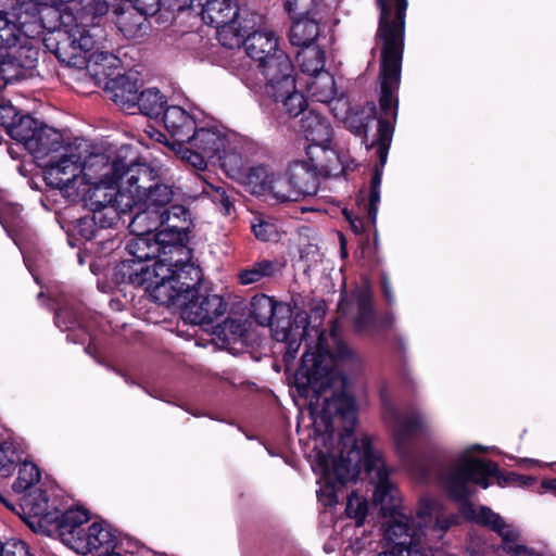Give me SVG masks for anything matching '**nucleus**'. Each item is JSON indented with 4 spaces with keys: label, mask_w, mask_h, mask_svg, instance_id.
<instances>
[{
    "label": "nucleus",
    "mask_w": 556,
    "mask_h": 556,
    "mask_svg": "<svg viewBox=\"0 0 556 556\" xmlns=\"http://www.w3.org/2000/svg\"><path fill=\"white\" fill-rule=\"evenodd\" d=\"M315 336L316 343L307 344L294 380L303 395L312 393L308 412L316 435L309 458L313 470L321 476L318 501L332 507L343 484L362 472L363 438L353 434L356 404L349 379L338 369L353 365L357 356L341 338L338 321L329 332L315 330Z\"/></svg>",
    "instance_id": "nucleus-1"
},
{
    "label": "nucleus",
    "mask_w": 556,
    "mask_h": 556,
    "mask_svg": "<svg viewBox=\"0 0 556 556\" xmlns=\"http://www.w3.org/2000/svg\"><path fill=\"white\" fill-rule=\"evenodd\" d=\"M380 9L377 47H380V98L382 117L378 121V138L367 149L376 147L383 166L393 136V125L399 109L397 91L401 83V66L404 50L406 0H377Z\"/></svg>",
    "instance_id": "nucleus-2"
},
{
    "label": "nucleus",
    "mask_w": 556,
    "mask_h": 556,
    "mask_svg": "<svg viewBox=\"0 0 556 556\" xmlns=\"http://www.w3.org/2000/svg\"><path fill=\"white\" fill-rule=\"evenodd\" d=\"M116 276L122 282L146 286L152 301L180 308L203 278L201 268L192 262L191 251L185 245L169 247V256L165 253L152 268L140 266L132 269L129 262H121Z\"/></svg>",
    "instance_id": "nucleus-3"
},
{
    "label": "nucleus",
    "mask_w": 556,
    "mask_h": 556,
    "mask_svg": "<svg viewBox=\"0 0 556 556\" xmlns=\"http://www.w3.org/2000/svg\"><path fill=\"white\" fill-rule=\"evenodd\" d=\"M40 20L38 8L28 0L12 7L7 0L0 4V90L36 66L39 52L29 37Z\"/></svg>",
    "instance_id": "nucleus-4"
},
{
    "label": "nucleus",
    "mask_w": 556,
    "mask_h": 556,
    "mask_svg": "<svg viewBox=\"0 0 556 556\" xmlns=\"http://www.w3.org/2000/svg\"><path fill=\"white\" fill-rule=\"evenodd\" d=\"M418 529L409 531L403 520L383 529L387 548L376 556H433L432 542L440 540L454 522L443 514L440 501L422 497L417 508Z\"/></svg>",
    "instance_id": "nucleus-5"
},
{
    "label": "nucleus",
    "mask_w": 556,
    "mask_h": 556,
    "mask_svg": "<svg viewBox=\"0 0 556 556\" xmlns=\"http://www.w3.org/2000/svg\"><path fill=\"white\" fill-rule=\"evenodd\" d=\"M476 451L484 452L486 447L478 444L468 446L438 469L441 484L457 502H466L472 495V484L486 489L491 484L490 479L495 478L502 485L497 464L475 456Z\"/></svg>",
    "instance_id": "nucleus-6"
},
{
    "label": "nucleus",
    "mask_w": 556,
    "mask_h": 556,
    "mask_svg": "<svg viewBox=\"0 0 556 556\" xmlns=\"http://www.w3.org/2000/svg\"><path fill=\"white\" fill-rule=\"evenodd\" d=\"M61 36L55 54L60 62L68 66L87 67L96 76H106L109 74L105 68L114 67L118 63L114 54L99 50L104 30L98 25L87 27L84 24H76Z\"/></svg>",
    "instance_id": "nucleus-7"
},
{
    "label": "nucleus",
    "mask_w": 556,
    "mask_h": 556,
    "mask_svg": "<svg viewBox=\"0 0 556 556\" xmlns=\"http://www.w3.org/2000/svg\"><path fill=\"white\" fill-rule=\"evenodd\" d=\"M363 448L362 471L368 475L370 482L375 485L374 503L380 507L383 516L389 517L383 529L399 520H403L409 531L418 529L420 519L417 515L412 518L403 511L401 492L390 480V470L386 467L381 453L372 447L370 439L366 435L363 437Z\"/></svg>",
    "instance_id": "nucleus-8"
},
{
    "label": "nucleus",
    "mask_w": 556,
    "mask_h": 556,
    "mask_svg": "<svg viewBox=\"0 0 556 556\" xmlns=\"http://www.w3.org/2000/svg\"><path fill=\"white\" fill-rule=\"evenodd\" d=\"M251 314L261 326H270L273 337L276 341L285 343V361H293L298 354L301 342L307 334L306 326L291 320V309L288 304L276 303L265 294L253 296L251 301Z\"/></svg>",
    "instance_id": "nucleus-9"
},
{
    "label": "nucleus",
    "mask_w": 556,
    "mask_h": 556,
    "mask_svg": "<svg viewBox=\"0 0 556 556\" xmlns=\"http://www.w3.org/2000/svg\"><path fill=\"white\" fill-rule=\"evenodd\" d=\"M117 181L91 184L81 187L74 197H81L85 206L92 213L91 222L100 228L113 227L134 208V198L128 194L127 178L116 187Z\"/></svg>",
    "instance_id": "nucleus-10"
},
{
    "label": "nucleus",
    "mask_w": 556,
    "mask_h": 556,
    "mask_svg": "<svg viewBox=\"0 0 556 556\" xmlns=\"http://www.w3.org/2000/svg\"><path fill=\"white\" fill-rule=\"evenodd\" d=\"M128 194L134 198V207L147 205L161 211L169 205L176 197L173 186L157 181V170L147 164H131L126 172Z\"/></svg>",
    "instance_id": "nucleus-11"
},
{
    "label": "nucleus",
    "mask_w": 556,
    "mask_h": 556,
    "mask_svg": "<svg viewBox=\"0 0 556 556\" xmlns=\"http://www.w3.org/2000/svg\"><path fill=\"white\" fill-rule=\"evenodd\" d=\"M81 160L83 153L77 144H67L61 153L52 155L41 166L47 185L74 197L81 190Z\"/></svg>",
    "instance_id": "nucleus-12"
},
{
    "label": "nucleus",
    "mask_w": 556,
    "mask_h": 556,
    "mask_svg": "<svg viewBox=\"0 0 556 556\" xmlns=\"http://www.w3.org/2000/svg\"><path fill=\"white\" fill-rule=\"evenodd\" d=\"M382 416L387 425L391 428L392 438L397 452L404 456L413 438L427 428V421L424 415L417 409H399L386 397L382 399Z\"/></svg>",
    "instance_id": "nucleus-13"
},
{
    "label": "nucleus",
    "mask_w": 556,
    "mask_h": 556,
    "mask_svg": "<svg viewBox=\"0 0 556 556\" xmlns=\"http://www.w3.org/2000/svg\"><path fill=\"white\" fill-rule=\"evenodd\" d=\"M465 515L495 531L502 539L501 548L510 556H556L552 553L544 555L519 543V532L510 525H506L503 518L486 506L479 508L468 507Z\"/></svg>",
    "instance_id": "nucleus-14"
},
{
    "label": "nucleus",
    "mask_w": 556,
    "mask_h": 556,
    "mask_svg": "<svg viewBox=\"0 0 556 556\" xmlns=\"http://www.w3.org/2000/svg\"><path fill=\"white\" fill-rule=\"evenodd\" d=\"M257 71L261 77L250 85L251 88H260L267 96H276L278 90L292 89L293 65L289 55L283 51H278L257 64Z\"/></svg>",
    "instance_id": "nucleus-15"
},
{
    "label": "nucleus",
    "mask_w": 556,
    "mask_h": 556,
    "mask_svg": "<svg viewBox=\"0 0 556 556\" xmlns=\"http://www.w3.org/2000/svg\"><path fill=\"white\" fill-rule=\"evenodd\" d=\"M131 167L125 161L117 159L113 162L102 153L83 155L81 160V187L106 181H119L126 179V172Z\"/></svg>",
    "instance_id": "nucleus-16"
},
{
    "label": "nucleus",
    "mask_w": 556,
    "mask_h": 556,
    "mask_svg": "<svg viewBox=\"0 0 556 556\" xmlns=\"http://www.w3.org/2000/svg\"><path fill=\"white\" fill-rule=\"evenodd\" d=\"M126 243V251L129 257L122 262H129L132 269L146 266L143 262L154 257L160 260L166 253L169 256V247L179 245L169 243L164 231H157L155 236L132 235Z\"/></svg>",
    "instance_id": "nucleus-17"
},
{
    "label": "nucleus",
    "mask_w": 556,
    "mask_h": 556,
    "mask_svg": "<svg viewBox=\"0 0 556 556\" xmlns=\"http://www.w3.org/2000/svg\"><path fill=\"white\" fill-rule=\"evenodd\" d=\"M72 549L78 554L92 556L103 555L117 545V536L112 526L105 521L87 525L86 530L77 540H71Z\"/></svg>",
    "instance_id": "nucleus-18"
},
{
    "label": "nucleus",
    "mask_w": 556,
    "mask_h": 556,
    "mask_svg": "<svg viewBox=\"0 0 556 556\" xmlns=\"http://www.w3.org/2000/svg\"><path fill=\"white\" fill-rule=\"evenodd\" d=\"M227 304L217 294L199 295L198 289L190 293L181 306L182 318L193 325L211 324L226 313Z\"/></svg>",
    "instance_id": "nucleus-19"
},
{
    "label": "nucleus",
    "mask_w": 556,
    "mask_h": 556,
    "mask_svg": "<svg viewBox=\"0 0 556 556\" xmlns=\"http://www.w3.org/2000/svg\"><path fill=\"white\" fill-rule=\"evenodd\" d=\"M233 136L235 134L229 132L225 127L215 122L199 123L188 143L192 148L202 151L208 157H216L218 154L230 149V140Z\"/></svg>",
    "instance_id": "nucleus-20"
},
{
    "label": "nucleus",
    "mask_w": 556,
    "mask_h": 556,
    "mask_svg": "<svg viewBox=\"0 0 556 556\" xmlns=\"http://www.w3.org/2000/svg\"><path fill=\"white\" fill-rule=\"evenodd\" d=\"M301 131L309 142L308 155H315L316 149H320L324 154L336 155L332 146L333 129L327 118L311 111L301 121Z\"/></svg>",
    "instance_id": "nucleus-21"
},
{
    "label": "nucleus",
    "mask_w": 556,
    "mask_h": 556,
    "mask_svg": "<svg viewBox=\"0 0 556 556\" xmlns=\"http://www.w3.org/2000/svg\"><path fill=\"white\" fill-rule=\"evenodd\" d=\"M140 83L135 73L117 75L105 84V92L123 111L135 114Z\"/></svg>",
    "instance_id": "nucleus-22"
},
{
    "label": "nucleus",
    "mask_w": 556,
    "mask_h": 556,
    "mask_svg": "<svg viewBox=\"0 0 556 556\" xmlns=\"http://www.w3.org/2000/svg\"><path fill=\"white\" fill-rule=\"evenodd\" d=\"M163 122L168 134L177 142H188L199 125L195 112H189L179 105H170L164 110Z\"/></svg>",
    "instance_id": "nucleus-23"
},
{
    "label": "nucleus",
    "mask_w": 556,
    "mask_h": 556,
    "mask_svg": "<svg viewBox=\"0 0 556 556\" xmlns=\"http://www.w3.org/2000/svg\"><path fill=\"white\" fill-rule=\"evenodd\" d=\"M67 148L64 144L63 136L60 131L46 125L40 126L37 136L28 141L27 151L39 162H49L52 155L59 154L63 149Z\"/></svg>",
    "instance_id": "nucleus-24"
},
{
    "label": "nucleus",
    "mask_w": 556,
    "mask_h": 556,
    "mask_svg": "<svg viewBox=\"0 0 556 556\" xmlns=\"http://www.w3.org/2000/svg\"><path fill=\"white\" fill-rule=\"evenodd\" d=\"M357 306V314L354 318L355 331L362 334H372L382 327L377 319L372 307V293L368 286L358 288L353 293Z\"/></svg>",
    "instance_id": "nucleus-25"
},
{
    "label": "nucleus",
    "mask_w": 556,
    "mask_h": 556,
    "mask_svg": "<svg viewBox=\"0 0 556 556\" xmlns=\"http://www.w3.org/2000/svg\"><path fill=\"white\" fill-rule=\"evenodd\" d=\"M89 519L87 510L83 508H71L59 515L55 511L52 522H55L59 535L64 544L72 548L71 540L80 538L86 530Z\"/></svg>",
    "instance_id": "nucleus-26"
},
{
    "label": "nucleus",
    "mask_w": 556,
    "mask_h": 556,
    "mask_svg": "<svg viewBox=\"0 0 556 556\" xmlns=\"http://www.w3.org/2000/svg\"><path fill=\"white\" fill-rule=\"evenodd\" d=\"M244 51L256 65L269 56L281 51L277 35L268 29L254 31L247 36L243 41Z\"/></svg>",
    "instance_id": "nucleus-27"
},
{
    "label": "nucleus",
    "mask_w": 556,
    "mask_h": 556,
    "mask_svg": "<svg viewBox=\"0 0 556 556\" xmlns=\"http://www.w3.org/2000/svg\"><path fill=\"white\" fill-rule=\"evenodd\" d=\"M162 215L163 230L169 243H177L182 239L185 231L188 229L189 212L180 204H172L160 211Z\"/></svg>",
    "instance_id": "nucleus-28"
},
{
    "label": "nucleus",
    "mask_w": 556,
    "mask_h": 556,
    "mask_svg": "<svg viewBox=\"0 0 556 556\" xmlns=\"http://www.w3.org/2000/svg\"><path fill=\"white\" fill-rule=\"evenodd\" d=\"M201 14L204 23L217 28L237 22L239 7L236 0H208Z\"/></svg>",
    "instance_id": "nucleus-29"
},
{
    "label": "nucleus",
    "mask_w": 556,
    "mask_h": 556,
    "mask_svg": "<svg viewBox=\"0 0 556 556\" xmlns=\"http://www.w3.org/2000/svg\"><path fill=\"white\" fill-rule=\"evenodd\" d=\"M287 176L292 190L294 193H298V201L305 197L316 194L318 190V177L305 163H293L289 167Z\"/></svg>",
    "instance_id": "nucleus-30"
},
{
    "label": "nucleus",
    "mask_w": 556,
    "mask_h": 556,
    "mask_svg": "<svg viewBox=\"0 0 556 556\" xmlns=\"http://www.w3.org/2000/svg\"><path fill=\"white\" fill-rule=\"evenodd\" d=\"M306 89L309 96L320 103H331L337 98L334 77L327 71H321L308 77Z\"/></svg>",
    "instance_id": "nucleus-31"
},
{
    "label": "nucleus",
    "mask_w": 556,
    "mask_h": 556,
    "mask_svg": "<svg viewBox=\"0 0 556 556\" xmlns=\"http://www.w3.org/2000/svg\"><path fill=\"white\" fill-rule=\"evenodd\" d=\"M320 27L318 22L305 16L294 18L290 29L289 39L292 46L300 48L316 46L315 40L319 36Z\"/></svg>",
    "instance_id": "nucleus-32"
},
{
    "label": "nucleus",
    "mask_w": 556,
    "mask_h": 556,
    "mask_svg": "<svg viewBox=\"0 0 556 556\" xmlns=\"http://www.w3.org/2000/svg\"><path fill=\"white\" fill-rule=\"evenodd\" d=\"M138 212L128 224L131 235L155 236L162 226L160 211L152 210L147 205H137Z\"/></svg>",
    "instance_id": "nucleus-33"
},
{
    "label": "nucleus",
    "mask_w": 556,
    "mask_h": 556,
    "mask_svg": "<svg viewBox=\"0 0 556 556\" xmlns=\"http://www.w3.org/2000/svg\"><path fill=\"white\" fill-rule=\"evenodd\" d=\"M21 506L25 513L46 523L52 522L56 511L50 509L49 498L46 492L39 488H34L29 493L23 495Z\"/></svg>",
    "instance_id": "nucleus-34"
},
{
    "label": "nucleus",
    "mask_w": 556,
    "mask_h": 556,
    "mask_svg": "<svg viewBox=\"0 0 556 556\" xmlns=\"http://www.w3.org/2000/svg\"><path fill=\"white\" fill-rule=\"evenodd\" d=\"M18 465L17 478L12 484V490L16 494H27L40 481L41 472L38 466L31 462L22 460Z\"/></svg>",
    "instance_id": "nucleus-35"
},
{
    "label": "nucleus",
    "mask_w": 556,
    "mask_h": 556,
    "mask_svg": "<svg viewBox=\"0 0 556 556\" xmlns=\"http://www.w3.org/2000/svg\"><path fill=\"white\" fill-rule=\"evenodd\" d=\"M40 124L35 118L29 115L20 116L13 125L7 131L8 135L16 141V146L22 144L26 150L28 147V141L33 140L37 136V131H39Z\"/></svg>",
    "instance_id": "nucleus-36"
},
{
    "label": "nucleus",
    "mask_w": 556,
    "mask_h": 556,
    "mask_svg": "<svg viewBox=\"0 0 556 556\" xmlns=\"http://www.w3.org/2000/svg\"><path fill=\"white\" fill-rule=\"evenodd\" d=\"M296 61L302 73L311 77L324 70L325 52L318 46L304 47L298 52Z\"/></svg>",
    "instance_id": "nucleus-37"
},
{
    "label": "nucleus",
    "mask_w": 556,
    "mask_h": 556,
    "mask_svg": "<svg viewBox=\"0 0 556 556\" xmlns=\"http://www.w3.org/2000/svg\"><path fill=\"white\" fill-rule=\"evenodd\" d=\"M136 111L149 117H156L164 110L166 98L156 88H148L138 96Z\"/></svg>",
    "instance_id": "nucleus-38"
},
{
    "label": "nucleus",
    "mask_w": 556,
    "mask_h": 556,
    "mask_svg": "<svg viewBox=\"0 0 556 556\" xmlns=\"http://www.w3.org/2000/svg\"><path fill=\"white\" fill-rule=\"evenodd\" d=\"M276 103H281L283 110L290 117H295L302 113L306 106L304 96L296 90L295 80L292 81L291 90L279 89L276 96H268Z\"/></svg>",
    "instance_id": "nucleus-39"
},
{
    "label": "nucleus",
    "mask_w": 556,
    "mask_h": 556,
    "mask_svg": "<svg viewBox=\"0 0 556 556\" xmlns=\"http://www.w3.org/2000/svg\"><path fill=\"white\" fill-rule=\"evenodd\" d=\"M203 192L214 204L218 205L219 211L224 216H230L235 213L236 192L232 189L227 190L222 186L206 184Z\"/></svg>",
    "instance_id": "nucleus-40"
},
{
    "label": "nucleus",
    "mask_w": 556,
    "mask_h": 556,
    "mask_svg": "<svg viewBox=\"0 0 556 556\" xmlns=\"http://www.w3.org/2000/svg\"><path fill=\"white\" fill-rule=\"evenodd\" d=\"M271 173L266 166L251 167L244 177V185L255 195H266L271 182Z\"/></svg>",
    "instance_id": "nucleus-41"
},
{
    "label": "nucleus",
    "mask_w": 556,
    "mask_h": 556,
    "mask_svg": "<svg viewBox=\"0 0 556 556\" xmlns=\"http://www.w3.org/2000/svg\"><path fill=\"white\" fill-rule=\"evenodd\" d=\"M376 106L369 103L359 111H350L344 118L346 127L356 136H365L368 125L375 119Z\"/></svg>",
    "instance_id": "nucleus-42"
},
{
    "label": "nucleus",
    "mask_w": 556,
    "mask_h": 556,
    "mask_svg": "<svg viewBox=\"0 0 556 556\" xmlns=\"http://www.w3.org/2000/svg\"><path fill=\"white\" fill-rule=\"evenodd\" d=\"M281 265L278 262L262 260L251 267L242 269L239 274L241 285H251L260 281L264 277H270L279 271Z\"/></svg>",
    "instance_id": "nucleus-43"
},
{
    "label": "nucleus",
    "mask_w": 556,
    "mask_h": 556,
    "mask_svg": "<svg viewBox=\"0 0 556 556\" xmlns=\"http://www.w3.org/2000/svg\"><path fill=\"white\" fill-rule=\"evenodd\" d=\"M3 198H0V224L5 231L12 236V232L21 227V206L10 201L2 190Z\"/></svg>",
    "instance_id": "nucleus-44"
},
{
    "label": "nucleus",
    "mask_w": 556,
    "mask_h": 556,
    "mask_svg": "<svg viewBox=\"0 0 556 556\" xmlns=\"http://www.w3.org/2000/svg\"><path fill=\"white\" fill-rule=\"evenodd\" d=\"M22 454L16 444L0 441V477H10L16 465L21 463Z\"/></svg>",
    "instance_id": "nucleus-45"
},
{
    "label": "nucleus",
    "mask_w": 556,
    "mask_h": 556,
    "mask_svg": "<svg viewBox=\"0 0 556 556\" xmlns=\"http://www.w3.org/2000/svg\"><path fill=\"white\" fill-rule=\"evenodd\" d=\"M296 194L298 193H294L292 190L290 180L287 175L274 174L266 195L271 197L279 203H286L298 202Z\"/></svg>",
    "instance_id": "nucleus-46"
},
{
    "label": "nucleus",
    "mask_w": 556,
    "mask_h": 556,
    "mask_svg": "<svg viewBox=\"0 0 556 556\" xmlns=\"http://www.w3.org/2000/svg\"><path fill=\"white\" fill-rule=\"evenodd\" d=\"M216 159L227 175L230 177L240 175L243 167V159L237 151L236 136L230 140V149L218 154Z\"/></svg>",
    "instance_id": "nucleus-47"
},
{
    "label": "nucleus",
    "mask_w": 556,
    "mask_h": 556,
    "mask_svg": "<svg viewBox=\"0 0 556 556\" xmlns=\"http://www.w3.org/2000/svg\"><path fill=\"white\" fill-rule=\"evenodd\" d=\"M76 8L71 11L75 12L81 21L89 16L92 18L104 15L109 10L106 0H77Z\"/></svg>",
    "instance_id": "nucleus-48"
},
{
    "label": "nucleus",
    "mask_w": 556,
    "mask_h": 556,
    "mask_svg": "<svg viewBox=\"0 0 556 556\" xmlns=\"http://www.w3.org/2000/svg\"><path fill=\"white\" fill-rule=\"evenodd\" d=\"M216 29L218 41L224 47L233 49L243 45L245 38L239 29L237 22L217 27Z\"/></svg>",
    "instance_id": "nucleus-49"
},
{
    "label": "nucleus",
    "mask_w": 556,
    "mask_h": 556,
    "mask_svg": "<svg viewBox=\"0 0 556 556\" xmlns=\"http://www.w3.org/2000/svg\"><path fill=\"white\" fill-rule=\"evenodd\" d=\"M382 172L376 168L370 184L369 203H368V219L375 225L377 220L378 207L380 203V186H381Z\"/></svg>",
    "instance_id": "nucleus-50"
},
{
    "label": "nucleus",
    "mask_w": 556,
    "mask_h": 556,
    "mask_svg": "<svg viewBox=\"0 0 556 556\" xmlns=\"http://www.w3.org/2000/svg\"><path fill=\"white\" fill-rule=\"evenodd\" d=\"M251 227L258 240L276 241L279 238L276 225L263 217H255Z\"/></svg>",
    "instance_id": "nucleus-51"
},
{
    "label": "nucleus",
    "mask_w": 556,
    "mask_h": 556,
    "mask_svg": "<svg viewBox=\"0 0 556 556\" xmlns=\"http://www.w3.org/2000/svg\"><path fill=\"white\" fill-rule=\"evenodd\" d=\"M345 511L350 518H354L356 520L357 525H362L368 511L367 502L355 493H352L348 497Z\"/></svg>",
    "instance_id": "nucleus-52"
},
{
    "label": "nucleus",
    "mask_w": 556,
    "mask_h": 556,
    "mask_svg": "<svg viewBox=\"0 0 556 556\" xmlns=\"http://www.w3.org/2000/svg\"><path fill=\"white\" fill-rule=\"evenodd\" d=\"M178 153L179 159L195 170L203 172L207 168L206 159L210 157L202 151L198 149L192 150L190 148H181Z\"/></svg>",
    "instance_id": "nucleus-53"
},
{
    "label": "nucleus",
    "mask_w": 556,
    "mask_h": 556,
    "mask_svg": "<svg viewBox=\"0 0 556 556\" xmlns=\"http://www.w3.org/2000/svg\"><path fill=\"white\" fill-rule=\"evenodd\" d=\"M316 0H283L289 14L305 16L313 9Z\"/></svg>",
    "instance_id": "nucleus-54"
},
{
    "label": "nucleus",
    "mask_w": 556,
    "mask_h": 556,
    "mask_svg": "<svg viewBox=\"0 0 556 556\" xmlns=\"http://www.w3.org/2000/svg\"><path fill=\"white\" fill-rule=\"evenodd\" d=\"M1 556H29L28 546L21 540H9L3 544V554Z\"/></svg>",
    "instance_id": "nucleus-55"
},
{
    "label": "nucleus",
    "mask_w": 556,
    "mask_h": 556,
    "mask_svg": "<svg viewBox=\"0 0 556 556\" xmlns=\"http://www.w3.org/2000/svg\"><path fill=\"white\" fill-rule=\"evenodd\" d=\"M17 118L16 109L11 103L0 101V125L4 126L7 131Z\"/></svg>",
    "instance_id": "nucleus-56"
},
{
    "label": "nucleus",
    "mask_w": 556,
    "mask_h": 556,
    "mask_svg": "<svg viewBox=\"0 0 556 556\" xmlns=\"http://www.w3.org/2000/svg\"><path fill=\"white\" fill-rule=\"evenodd\" d=\"M130 2L142 15H153L162 7V0H131Z\"/></svg>",
    "instance_id": "nucleus-57"
},
{
    "label": "nucleus",
    "mask_w": 556,
    "mask_h": 556,
    "mask_svg": "<svg viewBox=\"0 0 556 556\" xmlns=\"http://www.w3.org/2000/svg\"><path fill=\"white\" fill-rule=\"evenodd\" d=\"M193 0H162V7L172 11H181L188 8Z\"/></svg>",
    "instance_id": "nucleus-58"
},
{
    "label": "nucleus",
    "mask_w": 556,
    "mask_h": 556,
    "mask_svg": "<svg viewBox=\"0 0 556 556\" xmlns=\"http://www.w3.org/2000/svg\"><path fill=\"white\" fill-rule=\"evenodd\" d=\"M67 314L68 312L65 308L59 309L55 313V324L61 330H68L74 326V320H71L70 323L65 321V317L67 316Z\"/></svg>",
    "instance_id": "nucleus-59"
},
{
    "label": "nucleus",
    "mask_w": 556,
    "mask_h": 556,
    "mask_svg": "<svg viewBox=\"0 0 556 556\" xmlns=\"http://www.w3.org/2000/svg\"><path fill=\"white\" fill-rule=\"evenodd\" d=\"M538 492L540 494L551 493L556 496V478L542 480Z\"/></svg>",
    "instance_id": "nucleus-60"
},
{
    "label": "nucleus",
    "mask_w": 556,
    "mask_h": 556,
    "mask_svg": "<svg viewBox=\"0 0 556 556\" xmlns=\"http://www.w3.org/2000/svg\"><path fill=\"white\" fill-rule=\"evenodd\" d=\"M343 215L345 216L346 220H349L351 229L355 233H361L363 231V222L358 217H353L348 210L343 211Z\"/></svg>",
    "instance_id": "nucleus-61"
},
{
    "label": "nucleus",
    "mask_w": 556,
    "mask_h": 556,
    "mask_svg": "<svg viewBox=\"0 0 556 556\" xmlns=\"http://www.w3.org/2000/svg\"><path fill=\"white\" fill-rule=\"evenodd\" d=\"M146 134L153 140L157 141V142H162L163 139H165V135L162 134L160 130H157L156 128H154L153 126H148L146 128Z\"/></svg>",
    "instance_id": "nucleus-62"
},
{
    "label": "nucleus",
    "mask_w": 556,
    "mask_h": 556,
    "mask_svg": "<svg viewBox=\"0 0 556 556\" xmlns=\"http://www.w3.org/2000/svg\"><path fill=\"white\" fill-rule=\"evenodd\" d=\"M381 289H382L383 295L387 299V301L392 302L393 301L392 289H391V285L387 277H382Z\"/></svg>",
    "instance_id": "nucleus-63"
},
{
    "label": "nucleus",
    "mask_w": 556,
    "mask_h": 556,
    "mask_svg": "<svg viewBox=\"0 0 556 556\" xmlns=\"http://www.w3.org/2000/svg\"><path fill=\"white\" fill-rule=\"evenodd\" d=\"M131 16V14H124L119 21H118V25H119V28L122 31L126 33V34H130V29L127 28L126 26V21L129 20Z\"/></svg>",
    "instance_id": "nucleus-64"
}]
</instances>
